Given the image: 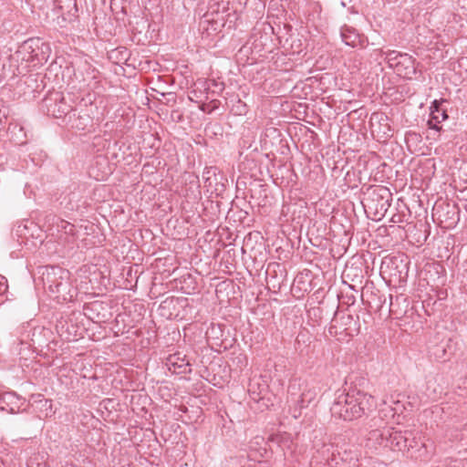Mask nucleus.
<instances>
[{
    "label": "nucleus",
    "mask_w": 467,
    "mask_h": 467,
    "mask_svg": "<svg viewBox=\"0 0 467 467\" xmlns=\"http://www.w3.org/2000/svg\"><path fill=\"white\" fill-rule=\"evenodd\" d=\"M8 289L7 280L5 276L0 275V296L6 294Z\"/></svg>",
    "instance_id": "26"
},
{
    "label": "nucleus",
    "mask_w": 467,
    "mask_h": 467,
    "mask_svg": "<svg viewBox=\"0 0 467 467\" xmlns=\"http://www.w3.org/2000/svg\"><path fill=\"white\" fill-rule=\"evenodd\" d=\"M67 7L68 8L67 11L66 13L62 12L61 16H57V24L61 27L66 26L67 23H72V22L76 21V19H77L78 7H77L76 1L75 0H67ZM57 7L59 10L63 11L64 7L62 5H60L59 4H57Z\"/></svg>",
    "instance_id": "17"
},
{
    "label": "nucleus",
    "mask_w": 467,
    "mask_h": 467,
    "mask_svg": "<svg viewBox=\"0 0 467 467\" xmlns=\"http://www.w3.org/2000/svg\"><path fill=\"white\" fill-rule=\"evenodd\" d=\"M267 443L272 450L274 446L279 448L285 456L287 452H293L294 441L291 434L287 432H276L271 434L267 439Z\"/></svg>",
    "instance_id": "15"
},
{
    "label": "nucleus",
    "mask_w": 467,
    "mask_h": 467,
    "mask_svg": "<svg viewBox=\"0 0 467 467\" xmlns=\"http://www.w3.org/2000/svg\"><path fill=\"white\" fill-rule=\"evenodd\" d=\"M402 52L397 50L390 49H379L380 57L384 58V60L388 63L389 67L391 68H396L398 65V61L401 56Z\"/></svg>",
    "instance_id": "21"
},
{
    "label": "nucleus",
    "mask_w": 467,
    "mask_h": 467,
    "mask_svg": "<svg viewBox=\"0 0 467 467\" xmlns=\"http://www.w3.org/2000/svg\"><path fill=\"white\" fill-rule=\"evenodd\" d=\"M431 119L436 122H441L448 119V114L445 109H432Z\"/></svg>",
    "instance_id": "23"
},
{
    "label": "nucleus",
    "mask_w": 467,
    "mask_h": 467,
    "mask_svg": "<svg viewBox=\"0 0 467 467\" xmlns=\"http://www.w3.org/2000/svg\"><path fill=\"white\" fill-rule=\"evenodd\" d=\"M83 103L78 108L73 109L67 117V124L78 130H86L92 127L95 119H99L103 113L99 111V107L90 99L87 101L82 99Z\"/></svg>",
    "instance_id": "3"
},
{
    "label": "nucleus",
    "mask_w": 467,
    "mask_h": 467,
    "mask_svg": "<svg viewBox=\"0 0 467 467\" xmlns=\"http://www.w3.org/2000/svg\"><path fill=\"white\" fill-rule=\"evenodd\" d=\"M409 442L405 451H407L410 457L420 460H427L432 454V442L426 440L424 436L414 431H410Z\"/></svg>",
    "instance_id": "7"
},
{
    "label": "nucleus",
    "mask_w": 467,
    "mask_h": 467,
    "mask_svg": "<svg viewBox=\"0 0 467 467\" xmlns=\"http://www.w3.org/2000/svg\"><path fill=\"white\" fill-rule=\"evenodd\" d=\"M202 179L205 186L212 188L213 184L217 182V168L206 167L202 172Z\"/></svg>",
    "instance_id": "22"
},
{
    "label": "nucleus",
    "mask_w": 467,
    "mask_h": 467,
    "mask_svg": "<svg viewBox=\"0 0 467 467\" xmlns=\"http://www.w3.org/2000/svg\"><path fill=\"white\" fill-rule=\"evenodd\" d=\"M439 123L440 122H436L435 120L430 119L427 124L430 130H433L436 132H439L441 130V127L439 126Z\"/></svg>",
    "instance_id": "27"
},
{
    "label": "nucleus",
    "mask_w": 467,
    "mask_h": 467,
    "mask_svg": "<svg viewBox=\"0 0 467 467\" xmlns=\"http://www.w3.org/2000/svg\"><path fill=\"white\" fill-rule=\"evenodd\" d=\"M390 196L391 193L386 187L374 189L366 198L365 207L374 209L377 215L383 216L390 206Z\"/></svg>",
    "instance_id": "10"
},
{
    "label": "nucleus",
    "mask_w": 467,
    "mask_h": 467,
    "mask_svg": "<svg viewBox=\"0 0 467 467\" xmlns=\"http://www.w3.org/2000/svg\"><path fill=\"white\" fill-rule=\"evenodd\" d=\"M400 298H403V296H396L395 300H396V301H399V299H400Z\"/></svg>",
    "instance_id": "34"
},
{
    "label": "nucleus",
    "mask_w": 467,
    "mask_h": 467,
    "mask_svg": "<svg viewBox=\"0 0 467 467\" xmlns=\"http://www.w3.org/2000/svg\"><path fill=\"white\" fill-rule=\"evenodd\" d=\"M448 342L441 341L439 344L430 347L429 353L438 361H445L448 358Z\"/></svg>",
    "instance_id": "20"
},
{
    "label": "nucleus",
    "mask_w": 467,
    "mask_h": 467,
    "mask_svg": "<svg viewBox=\"0 0 467 467\" xmlns=\"http://www.w3.org/2000/svg\"><path fill=\"white\" fill-rule=\"evenodd\" d=\"M43 285L57 302L72 301L77 296L76 288L69 282V272L61 267H46L42 273Z\"/></svg>",
    "instance_id": "2"
},
{
    "label": "nucleus",
    "mask_w": 467,
    "mask_h": 467,
    "mask_svg": "<svg viewBox=\"0 0 467 467\" xmlns=\"http://www.w3.org/2000/svg\"><path fill=\"white\" fill-rule=\"evenodd\" d=\"M196 88H203L205 91L209 90L211 88L212 86L213 87H217L218 84L215 80L213 79H210V80H199L196 84H195Z\"/></svg>",
    "instance_id": "25"
},
{
    "label": "nucleus",
    "mask_w": 467,
    "mask_h": 467,
    "mask_svg": "<svg viewBox=\"0 0 467 467\" xmlns=\"http://www.w3.org/2000/svg\"><path fill=\"white\" fill-rule=\"evenodd\" d=\"M72 102L70 94L65 95L62 92L54 91L44 98L43 107L55 118L68 117L73 110Z\"/></svg>",
    "instance_id": "6"
},
{
    "label": "nucleus",
    "mask_w": 467,
    "mask_h": 467,
    "mask_svg": "<svg viewBox=\"0 0 467 467\" xmlns=\"http://www.w3.org/2000/svg\"><path fill=\"white\" fill-rule=\"evenodd\" d=\"M264 437L256 436L249 443V450L251 453H254V457H264L267 453V449L263 446L265 445ZM252 454H250L251 456Z\"/></svg>",
    "instance_id": "19"
},
{
    "label": "nucleus",
    "mask_w": 467,
    "mask_h": 467,
    "mask_svg": "<svg viewBox=\"0 0 467 467\" xmlns=\"http://www.w3.org/2000/svg\"><path fill=\"white\" fill-rule=\"evenodd\" d=\"M49 334L50 331L48 329H46L45 327H37V328H35L34 331H33V337H32V342L34 344H38L39 346H42V341L40 340L39 338V336L41 334Z\"/></svg>",
    "instance_id": "24"
},
{
    "label": "nucleus",
    "mask_w": 467,
    "mask_h": 467,
    "mask_svg": "<svg viewBox=\"0 0 467 467\" xmlns=\"http://www.w3.org/2000/svg\"><path fill=\"white\" fill-rule=\"evenodd\" d=\"M419 134H417L416 132H408L406 134V141L409 142L410 140H418L419 139Z\"/></svg>",
    "instance_id": "30"
},
{
    "label": "nucleus",
    "mask_w": 467,
    "mask_h": 467,
    "mask_svg": "<svg viewBox=\"0 0 467 467\" xmlns=\"http://www.w3.org/2000/svg\"><path fill=\"white\" fill-rule=\"evenodd\" d=\"M26 400L19 397L16 393L9 391L0 393V410L11 414L19 413L25 409Z\"/></svg>",
    "instance_id": "11"
},
{
    "label": "nucleus",
    "mask_w": 467,
    "mask_h": 467,
    "mask_svg": "<svg viewBox=\"0 0 467 467\" xmlns=\"http://www.w3.org/2000/svg\"><path fill=\"white\" fill-rule=\"evenodd\" d=\"M297 416H298V415L295 412V413H294V418H297Z\"/></svg>",
    "instance_id": "35"
},
{
    "label": "nucleus",
    "mask_w": 467,
    "mask_h": 467,
    "mask_svg": "<svg viewBox=\"0 0 467 467\" xmlns=\"http://www.w3.org/2000/svg\"><path fill=\"white\" fill-rule=\"evenodd\" d=\"M389 313H391V314H394V315H398L399 314L398 310L396 309V303H394V301H393V296L392 295H389Z\"/></svg>",
    "instance_id": "28"
},
{
    "label": "nucleus",
    "mask_w": 467,
    "mask_h": 467,
    "mask_svg": "<svg viewBox=\"0 0 467 467\" xmlns=\"http://www.w3.org/2000/svg\"><path fill=\"white\" fill-rule=\"evenodd\" d=\"M300 389L301 384L298 380L295 379L290 382L288 386L290 401L294 402L299 410L306 408L316 400L317 395V389L315 388H310L307 385H306L301 393L298 394V390Z\"/></svg>",
    "instance_id": "9"
},
{
    "label": "nucleus",
    "mask_w": 467,
    "mask_h": 467,
    "mask_svg": "<svg viewBox=\"0 0 467 467\" xmlns=\"http://www.w3.org/2000/svg\"><path fill=\"white\" fill-rule=\"evenodd\" d=\"M45 226L51 235H56L64 244H73L77 241V231L74 224L55 214H48L45 218Z\"/></svg>",
    "instance_id": "5"
},
{
    "label": "nucleus",
    "mask_w": 467,
    "mask_h": 467,
    "mask_svg": "<svg viewBox=\"0 0 467 467\" xmlns=\"http://www.w3.org/2000/svg\"><path fill=\"white\" fill-rule=\"evenodd\" d=\"M165 366L171 374H188L191 373L192 368L189 359L181 352H176L166 358Z\"/></svg>",
    "instance_id": "12"
},
{
    "label": "nucleus",
    "mask_w": 467,
    "mask_h": 467,
    "mask_svg": "<svg viewBox=\"0 0 467 467\" xmlns=\"http://www.w3.org/2000/svg\"><path fill=\"white\" fill-rule=\"evenodd\" d=\"M267 386L264 381L261 383L260 379H251L248 385V391L252 395L254 400H261L263 399V393L266 390Z\"/></svg>",
    "instance_id": "18"
},
{
    "label": "nucleus",
    "mask_w": 467,
    "mask_h": 467,
    "mask_svg": "<svg viewBox=\"0 0 467 467\" xmlns=\"http://www.w3.org/2000/svg\"><path fill=\"white\" fill-rule=\"evenodd\" d=\"M418 66L419 63L416 62L413 57L407 53H402L395 70L400 76L411 79L418 73Z\"/></svg>",
    "instance_id": "13"
},
{
    "label": "nucleus",
    "mask_w": 467,
    "mask_h": 467,
    "mask_svg": "<svg viewBox=\"0 0 467 467\" xmlns=\"http://www.w3.org/2000/svg\"><path fill=\"white\" fill-rule=\"evenodd\" d=\"M410 431H401L395 428L374 430L369 432L368 440H375L379 445L392 451H405L410 436Z\"/></svg>",
    "instance_id": "4"
},
{
    "label": "nucleus",
    "mask_w": 467,
    "mask_h": 467,
    "mask_svg": "<svg viewBox=\"0 0 467 467\" xmlns=\"http://www.w3.org/2000/svg\"><path fill=\"white\" fill-rule=\"evenodd\" d=\"M382 267L389 269L390 275H398L400 279L408 274V262L403 255L384 258Z\"/></svg>",
    "instance_id": "16"
},
{
    "label": "nucleus",
    "mask_w": 467,
    "mask_h": 467,
    "mask_svg": "<svg viewBox=\"0 0 467 467\" xmlns=\"http://www.w3.org/2000/svg\"><path fill=\"white\" fill-rule=\"evenodd\" d=\"M375 408L374 398L355 388L347 392L337 393L330 411L333 417L344 420H354L368 414Z\"/></svg>",
    "instance_id": "1"
},
{
    "label": "nucleus",
    "mask_w": 467,
    "mask_h": 467,
    "mask_svg": "<svg viewBox=\"0 0 467 467\" xmlns=\"http://www.w3.org/2000/svg\"><path fill=\"white\" fill-rule=\"evenodd\" d=\"M7 113H8V109L5 106L2 105L0 108V122L2 121L3 117L4 118L6 117Z\"/></svg>",
    "instance_id": "31"
},
{
    "label": "nucleus",
    "mask_w": 467,
    "mask_h": 467,
    "mask_svg": "<svg viewBox=\"0 0 467 467\" xmlns=\"http://www.w3.org/2000/svg\"><path fill=\"white\" fill-rule=\"evenodd\" d=\"M464 318L467 319V316H465Z\"/></svg>",
    "instance_id": "36"
},
{
    "label": "nucleus",
    "mask_w": 467,
    "mask_h": 467,
    "mask_svg": "<svg viewBox=\"0 0 467 467\" xmlns=\"http://www.w3.org/2000/svg\"><path fill=\"white\" fill-rule=\"evenodd\" d=\"M341 37H342V40L343 42L348 45V46H351V47H354L355 46V41L353 40H350L349 39V36L344 32L342 31L341 32Z\"/></svg>",
    "instance_id": "29"
},
{
    "label": "nucleus",
    "mask_w": 467,
    "mask_h": 467,
    "mask_svg": "<svg viewBox=\"0 0 467 467\" xmlns=\"http://www.w3.org/2000/svg\"><path fill=\"white\" fill-rule=\"evenodd\" d=\"M379 119L380 120H387L388 118L386 116H384V115H380V119Z\"/></svg>",
    "instance_id": "33"
},
{
    "label": "nucleus",
    "mask_w": 467,
    "mask_h": 467,
    "mask_svg": "<svg viewBox=\"0 0 467 467\" xmlns=\"http://www.w3.org/2000/svg\"><path fill=\"white\" fill-rule=\"evenodd\" d=\"M31 407L38 414V418H50L56 410L52 400L46 399L42 394H33L30 398Z\"/></svg>",
    "instance_id": "14"
},
{
    "label": "nucleus",
    "mask_w": 467,
    "mask_h": 467,
    "mask_svg": "<svg viewBox=\"0 0 467 467\" xmlns=\"http://www.w3.org/2000/svg\"><path fill=\"white\" fill-rule=\"evenodd\" d=\"M430 109L431 111L432 109H441L440 108V103L437 100H434L432 102L431 106L430 107Z\"/></svg>",
    "instance_id": "32"
},
{
    "label": "nucleus",
    "mask_w": 467,
    "mask_h": 467,
    "mask_svg": "<svg viewBox=\"0 0 467 467\" xmlns=\"http://www.w3.org/2000/svg\"><path fill=\"white\" fill-rule=\"evenodd\" d=\"M48 49L39 38H30L23 43L18 52L23 54L24 60L40 63L47 59Z\"/></svg>",
    "instance_id": "8"
}]
</instances>
